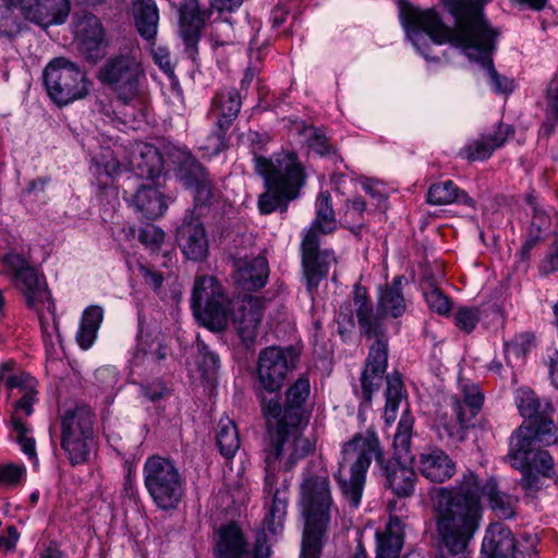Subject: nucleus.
<instances>
[{
	"label": "nucleus",
	"instance_id": "f257e3e1",
	"mask_svg": "<svg viewBox=\"0 0 558 558\" xmlns=\"http://www.w3.org/2000/svg\"><path fill=\"white\" fill-rule=\"evenodd\" d=\"M489 0H442L448 12L454 17V27L445 25L433 10L409 12L405 28L413 46L428 59L420 43H426L424 34L438 45L450 44L464 50L470 59L481 60L492 88L498 94H509L514 88L512 80L501 76L489 58L495 49L498 33L483 16V9Z\"/></svg>",
	"mask_w": 558,
	"mask_h": 558
},
{
	"label": "nucleus",
	"instance_id": "f03ea898",
	"mask_svg": "<svg viewBox=\"0 0 558 558\" xmlns=\"http://www.w3.org/2000/svg\"><path fill=\"white\" fill-rule=\"evenodd\" d=\"M481 497L504 519L514 515L518 499L498 489L495 480L480 484L477 476L468 471L452 487H439L432 495L434 521L444 547L453 555L466 557V549L480 529L483 509Z\"/></svg>",
	"mask_w": 558,
	"mask_h": 558
},
{
	"label": "nucleus",
	"instance_id": "7ed1b4c3",
	"mask_svg": "<svg viewBox=\"0 0 558 558\" xmlns=\"http://www.w3.org/2000/svg\"><path fill=\"white\" fill-rule=\"evenodd\" d=\"M514 400L520 414L532 420V426H521L511 438L512 465L522 472L520 485L527 496L542 489L545 478L555 477L554 460L539 446L558 442V429L549 415L553 408L542 403L534 391L519 388Z\"/></svg>",
	"mask_w": 558,
	"mask_h": 558
},
{
	"label": "nucleus",
	"instance_id": "20e7f679",
	"mask_svg": "<svg viewBox=\"0 0 558 558\" xmlns=\"http://www.w3.org/2000/svg\"><path fill=\"white\" fill-rule=\"evenodd\" d=\"M375 460L386 476V486L399 497H409L414 492L416 474L412 468L398 460L386 462L375 432L359 433L342 447V458L336 478L344 498L357 508L365 484L366 472Z\"/></svg>",
	"mask_w": 558,
	"mask_h": 558
},
{
	"label": "nucleus",
	"instance_id": "39448f33",
	"mask_svg": "<svg viewBox=\"0 0 558 558\" xmlns=\"http://www.w3.org/2000/svg\"><path fill=\"white\" fill-rule=\"evenodd\" d=\"M301 507L305 518L301 558H319L330 521L331 496L327 475L304 478L301 486Z\"/></svg>",
	"mask_w": 558,
	"mask_h": 558
},
{
	"label": "nucleus",
	"instance_id": "423d86ee",
	"mask_svg": "<svg viewBox=\"0 0 558 558\" xmlns=\"http://www.w3.org/2000/svg\"><path fill=\"white\" fill-rule=\"evenodd\" d=\"M337 228L331 197L328 192H320L316 201V217L302 241V265L306 288L313 293L319 282L328 275L337 258L333 252L318 250V235L332 232Z\"/></svg>",
	"mask_w": 558,
	"mask_h": 558
},
{
	"label": "nucleus",
	"instance_id": "0eeeda50",
	"mask_svg": "<svg viewBox=\"0 0 558 558\" xmlns=\"http://www.w3.org/2000/svg\"><path fill=\"white\" fill-rule=\"evenodd\" d=\"M268 424L269 440L264 449L265 485L271 493L277 483V472L290 471L312 451L313 445L302 436V424L292 425L280 420H272Z\"/></svg>",
	"mask_w": 558,
	"mask_h": 558
},
{
	"label": "nucleus",
	"instance_id": "6e6552de",
	"mask_svg": "<svg viewBox=\"0 0 558 558\" xmlns=\"http://www.w3.org/2000/svg\"><path fill=\"white\" fill-rule=\"evenodd\" d=\"M2 260L13 277L14 286L23 292L27 305L38 312L44 338L46 340L49 338L52 342L53 332L59 338L58 324L54 317L56 306L44 277L19 254L10 253Z\"/></svg>",
	"mask_w": 558,
	"mask_h": 558
},
{
	"label": "nucleus",
	"instance_id": "1a4fd4ad",
	"mask_svg": "<svg viewBox=\"0 0 558 558\" xmlns=\"http://www.w3.org/2000/svg\"><path fill=\"white\" fill-rule=\"evenodd\" d=\"M98 80L124 105L142 107L147 99V80L142 63L131 53L110 57L100 66Z\"/></svg>",
	"mask_w": 558,
	"mask_h": 558
},
{
	"label": "nucleus",
	"instance_id": "9d476101",
	"mask_svg": "<svg viewBox=\"0 0 558 558\" xmlns=\"http://www.w3.org/2000/svg\"><path fill=\"white\" fill-rule=\"evenodd\" d=\"M143 473L145 487L158 508L170 510L179 506L184 480L171 460L150 457L144 464Z\"/></svg>",
	"mask_w": 558,
	"mask_h": 558
},
{
	"label": "nucleus",
	"instance_id": "9b49d317",
	"mask_svg": "<svg viewBox=\"0 0 558 558\" xmlns=\"http://www.w3.org/2000/svg\"><path fill=\"white\" fill-rule=\"evenodd\" d=\"M44 82L50 98L60 106L86 97L89 81L86 73L65 58H56L44 72Z\"/></svg>",
	"mask_w": 558,
	"mask_h": 558
},
{
	"label": "nucleus",
	"instance_id": "f8f14e48",
	"mask_svg": "<svg viewBox=\"0 0 558 558\" xmlns=\"http://www.w3.org/2000/svg\"><path fill=\"white\" fill-rule=\"evenodd\" d=\"M462 400L450 398L452 417L441 418L436 425L440 440L458 444L465 439L469 422L476 415L483 404V396L476 384H462Z\"/></svg>",
	"mask_w": 558,
	"mask_h": 558
},
{
	"label": "nucleus",
	"instance_id": "ddd939ff",
	"mask_svg": "<svg viewBox=\"0 0 558 558\" xmlns=\"http://www.w3.org/2000/svg\"><path fill=\"white\" fill-rule=\"evenodd\" d=\"M255 169L265 186L299 193L304 184L303 168L293 153H279L270 158L255 157Z\"/></svg>",
	"mask_w": 558,
	"mask_h": 558
},
{
	"label": "nucleus",
	"instance_id": "4468645a",
	"mask_svg": "<svg viewBox=\"0 0 558 558\" xmlns=\"http://www.w3.org/2000/svg\"><path fill=\"white\" fill-rule=\"evenodd\" d=\"M195 316L210 328H221L227 323L228 304L221 287L211 276L197 277L192 293Z\"/></svg>",
	"mask_w": 558,
	"mask_h": 558
},
{
	"label": "nucleus",
	"instance_id": "2eb2a0df",
	"mask_svg": "<svg viewBox=\"0 0 558 558\" xmlns=\"http://www.w3.org/2000/svg\"><path fill=\"white\" fill-rule=\"evenodd\" d=\"M298 354L291 347H268L260 351L257 363V378L268 392L278 391L289 372L296 364Z\"/></svg>",
	"mask_w": 558,
	"mask_h": 558
},
{
	"label": "nucleus",
	"instance_id": "dca6fc26",
	"mask_svg": "<svg viewBox=\"0 0 558 558\" xmlns=\"http://www.w3.org/2000/svg\"><path fill=\"white\" fill-rule=\"evenodd\" d=\"M308 396L310 381L307 378L301 377L287 390L283 409L277 399L272 398L266 401L265 398H262L264 415L269 423L272 420H280L292 425L303 424L306 420L303 405Z\"/></svg>",
	"mask_w": 558,
	"mask_h": 558
},
{
	"label": "nucleus",
	"instance_id": "f3484780",
	"mask_svg": "<svg viewBox=\"0 0 558 558\" xmlns=\"http://www.w3.org/2000/svg\"><path fill=\"white\" fill-rule=\"evenodd\" d=\"M25 20L44 28L63 24L70 13L69 0H14Z\"/></svg>",
	"mask_w": 558,
	"mask_h": 558
},
{
	"label": "nucleus",
	"instance_id": "a211bd4d",
	"mask_svg": "<svg viewBox=\"0 0 558 558\" xmlns=\"http://www.w3.org/2000/svg\"><path fill=\"white\" fill-rule=\"evenodd\" d=\"M75 44L78 51L89 61L96 62L106 53L104 28L93 14H84L74 24Z\"/></svg>",
	"mask_w": 558,
	"mask_h": 558
},
{
	"label": "nucleus",
	"instance_id": "6ab92c4d",
	"mask_svg": "<svg viewBox=\"0 0 558 558\" xmlns=\"http://www.w3.org/2000/svg\"><path fill=\"white\" fill-rule=\"evenodd\" d=\"M21 397L14 404V411L12 414V425L15 433V440L20 445L21 450L31 460L37 463L36 442L34 437L31 435V429L27 424L23 421L24 416H28L33 413V404L36 401L35 387L32 383L25 386L23 392H20Z\"/></svg>",
	"mask_w": 558,
	"mask_h": 558
},
{
	"label": "nucleus",
	"instance_id": "aec40b11",
	"mask_svg": "<svg viewBox=\"0 0 558 558\" xmlns=\"http://www.w3.org/2000/svg\"><path fill=\"white\" fill-rule=\"evenodd\" d=\"M241 96L234 88H223L213 99L211 114L219 129L214 136L213 150L219 151L223 145V133L238 117L241 109Z\"/></svg>",
	"mask_w": 558,
	"mask_h": 558
},
{
	"label": "nucleus",
	"instance_id": "412c9836",
	"mask_svg": "<svg viewBox=\"0 0 558 558\" xmlns=\"http://www.w3.org/2000/svg\"><path fill=\"white\" fill-rule=\"evenodd\" d=\"M386 368L387 340L379 338L369 349L366 366L361 376V393L364 401L371 402L373 392L380 387Z\"/></svg>",
	"mask_w": 558,
	"mask_h": 558
},
{
	"label": "nucleus",
	"instance_id": "4be33fe9",
	"mask_svg": "<svg viewBox=\"0 0 558 558\" xmlns=\"http://www.w3.org/2000/svg\"><path fill=\"white\" fill-rule=\"evenodd\" d=\"M403 276H397L390 283L378 289L377 307L372 317L379 325L381 332V319L398 318L407 311V301L402 292Z\"/></svg>",
	"mask_w": 558,
	"mask_h": 558
},
{
	"label": "nucleus",
	"instance_id": "5701e85b",
	"mask_svg": "<svg viewBox=\"0 0 558 558\" xmlns=\"http://www.w3.org/2000/svg\"><path fill=\"white\" fill-rule=\"evenodd\" d=\"M232 320L243 343H254L262 320V304L256 298H248L232 307Z\"/></svg>",
	"mask_w": 558,
	"mask_h": 558
},
{
	"label": "nucleus",
	"instance_id": "b1692460",
	"mask_svg": "<svg viewBox=\"0 0 558 558\" xmlns=\"http://www.w3.org/2000/svg\"><path fill=\"white\" fill-rule=\"evenodd\" d=\"M178 244L191 260H203L209 250V243L204 225L196 218L184 221L178 229Z\"/></svg>",
	"mask_w": 558,
	"mask_h": 558
},
{
	"label": "nucleus",
	"instance_id": "393cba45",
	"mask_svg": "<svg viewBox=\"0 0 558 558\" xmlns=\"http://www.w3.org/2000/svg\"><path fill=\"white\" fill-rule=\"evenodd\" d=\"M417 469L430 482L442 483L454 475L456 463L440 448L430 447L420 453Z\"/></svg>",
	"mask_w": 558,
	"mask_h": 558
},
{
	"label": "nucleus",
	"instance_id": "a878e982",
	"mask_svg": "<svg viewBox=\"0 0 558 558\" xmlns=\"http://www.w3.org/2000/svg\"><path fill=\"white\" fill-rule=\"evenodd\" d=\"M178 177L187 189L193 190L195 199L205 204L211 197V185L205 169L189 153L182 154Z\"/></svg>",
	"mask_w": 558,
	"mask_h": 558
},
{
	"label": "nucleus",
	"instance_id": "bb28decb",
	"mask_svg": "<svg viewBox=\"0 0 558 558\" xmlns=\"http://www.w3.org/2000/svg\"><path fill=\"white\" fill-rule=\"evenodd\" d=\"M129 166L137 177L154 179L162 171V158L153 145L136 142L130 147Z\"/></svg>",
	"mask_w": 558,
	"mask_h": 558
},
{
	"label": "nucleus",
	"instance_id": "cd10ccee",
	"mask_svg": "<svg viewBox=\"0 0 558 558\" xmlns=\"http://www.w3.org/2000/svg\"><path fill=\"white\" fill-rule=\"evenodd\" d=\"M233 267V278L244 290H257L265 286L269 269L264 257L239 258L234 260Z\"/></svg>",
	"mask_w": 558,
	"mask_h": 558
},
{
	"label": "nucleus",
	"instance_id": "c85d7f7f",
	"mask_svg": "<svg viewBox=\"0 0 558 558\" xmlns=\"http://www.w3.org/2000/svg\"><path fill=\"white\" fill-rule=\"evenodd\" d=\"M258 544L263 546L264 551L265 548L269 550V548L266 546L265 533L257 535L254 554L251 557L245 551V541L241 531L235 525H228L220 530L219 541L217 544V555L219 558H256V549ZM267 555H269V553ZM267 557L268 556L265 558Z\"/></svg>",
	"mask_w": 558,
	"mask_h": 558
},
{
	"label": "nucleus",
	"instance_id": "c756f323",
	"mask_svg": "<svg viewBox=\"0 0 558 558\" xmlns=\"http://www.w3.org/2000/svg\"><path fill=\"white\" fill-rule=\"evenodd\" d=\"M486 558H515V542L511 531L500 523L488 526L482 543Z\"/></svg>",
	"mask_w": 558,
	"mask_h": 558
},
{
	"label": "nucleus",
	"instance_id": "7c9ffc66",
	"mask_svg": "<svg viewBox=\"0 0 558 558\" xmlns=\"http://www.w3.org/2000/svg\"><path fill=\"white\" fill-rule=\"evenodd\" d=\"M180 34L189 49H194L199 38L204 17L197 0H183L179 9Z\"/></svg>",
	"mask_w": 558,
	"mask_h": 558
},
{
	"label": "nucleus",
	"instance_id": "2f4dec72",
	"mask_svg": "<svg viewBox=\"0 0 558 558\" xmlns=\"http://www.w3.org/2000/svg\"><path fill=\"white\" fill-rule=\"evenodd\" d=\"M508 136L509 126H499L494 134H485L471 141L461 150V155L471 161L487 159L496 148L504 145Z\"/></svg>",
	"mask_w": 558,
	"mask_h": 558
},
{
	"label": "nucleus",
	"instance_id": "473e14b6",
	"mask_svg": "<svg viewBox=\"0 0 558 558\" xmlns=\"http://www.w3.org/2000/svg\"><path fill=\"white\" fill-rule=\"evenodd\" d=\"M132 203L146 219L162 216L167 208L162 193L151 184H142L133 195Z\"/></svg>",
	"mask_w": 558,
	"mask_h": 558
},
{
	"label": "nucleus",
	"instance_id": "72a5a7b5",
	"mask_svg": "<svg viewBox=\"0 0 558 558\" xmlns=\"http://www.w3.org/2000/svg\"><path fill=\"white\" fill-rule=\"evenodd\" d=\"M403 523L391 517L384 533H377V557L398 558L403 546Z\"/></svg>",
	"mask_w": 558,
	"mask_h": 558
},
{
	"label": "nucleus",
	"instance_id": "f704fd0d",
	"mask_svg": "<svg viewBox=\"0 0 558 558\" xmlns=\"http://www.w3.org/2000/svg\"><path fill=\"white\" fill-rule=\"evenodd\" d=\"M135 25L141 36L147 40L155 38L159 13L154 0H134Z\"/></svg>",
	"mask_w": 558,
	"mask_h": 558
},
{
	"label": "nucleus",
	"instance_id": "c9c22d12",
	"mask_svg": "<svg viewBox=\"0 0 558 558\" xmlns=\"http://www.w3.org/2000/svg\"><path fill=\"white\" fill-rule=\"evenodd\" d=\"M95 415L86 405L68 409L61 417V434H95Z\"/></svg>",
	"mask_w": 558,
	"mask_h": 558
},
{
	"label": "nucleus",
	"instance_id": "e433bc0d",
	"mask_svg": "<svg viewBox=\"0 0 558 558\" xmlns=\"http://www.w3.org/2000/svg\"><path fill=\"white\" fill-rule=\"evenodd\" d=\"M61 447L72 464H81L95 447V434H61Z\"/></svg>",
	"mask_w": 558,
	"mask_h": 558
},
{
	"label": "nucleus",
	"instance_id": "4c0bfd02",
	"mask_svg": "<svg viewBox=\"0 0 558 558\" xmlns=\"http://www.w3.org/2000/svg\"><path fill=\"white\" fill-rule=\"evenodd\" d=\"M104 318V310L100 306H88L82 315L81 325L76 333L78 345L87 350L94 343L97 331Z\"/></svg>",
	"mask_w": 558,
	"mask_h": 558
},
{
	"label": "nucleus",
	"instance_id": "58836bf2",
	"mask_svg": "<svg viewBox=\"0 0 558 558\" xmlns=\"http://www.w3.org/2000/svg\"><path fill=\"white\" fill-rule=\"evenodd\" d=\"M427 201L433 205H447L453 202L472 203V199L451 180L433 184L428 190Z\"/></svg>",
	"mask_w": 558,
	"mask_h": 558
},
{
	"label": "nucleus",
	"instance_id": "ea45409f",
	"mask_svg": "<svg viewBox=\"0 0 558 558\" xmlns=\"http://www.w3.org/2000/svg\"><path fill=\"white\" fill-rule=\"evenodd\" d=\"M299 193L283 191V189H271L266 186V191L259 195L258 209L262 214L268 215L277 209L286 211L288 203L294 199Z\"/></svg>",
	"mask_w": 558,
	"mask_h": 558
},
{
	"label": "nucleus",
	"instance_id": "a19ab883",
	"mask_svg": "<svg viewBox=\"0 0 558 558\" xmlns=\"http://www.w3.org/2000/svg\"><path fill=\"white\" fill-rule=\"evenodd\" d=\"M386 388V407L384 411V418L387 424L395 422L397 412L403 398V383L398 373H392L387 376Z\"/></svg>",
	"mask_w": 558,
	"mask_h": 558
},
{
	"label": "nucleus",
	"instance_id": "79ce46f5",
	"mask_svg": "<svg viewBox=\"0 0 558 558\" xmlns=\"http://www.w3.org/2000/svg\"><path fill=\"white\" fill-rule=\"evenodd\" d=\"M216 438L221 454L228 459L232 458L240 448L239 433L229 417L219 421Z\"/></svg>",
	"mask_w": 558,
	"mask_h": 558
},
{
	"label": "nucleus",
	"instance_id": "37998d69",
	"mask_svg": "<svg viewBox=\"0 0 558 558\" xmlns=\"http://www.w3.org/2000/svg\"><path fill=\"white\" fill-rule=\"evenodd\" d=\"M287 490L276 489L272 496V502L269 508V512L266 517L267 529L272 535H278L282 532L283 521L287 513Z\"/></svg>",
	"mask_w": 558,
	"mask_h": 558
},
{
	"label": "nucleus",
	"instance_id": "c03bdc74",
	"mask_svg": "<svg viewBox=\"0 0 558 558\" xmlns=\"http://www.w3.org/2000/svg\"><path fill=\"white\" fill-rule=\"evenodd\" d=\"M354 305L356 307V317L359 324L364 331L369 336L379 335V325L373 322L374 311L369 304L366 291L362 288H357L354 293Z\"/></svg>",
	"mask_w": 558,
	"mask_h": 558
},
{
	"label": "nucleus",
	"instance_id": "a18cd8bd",
	"mask_svg": "<svg viewBox=\"0 0 558 558\" xmlns=\"http://www.w3.org/2000/svg\"><path fill=\"white\" fill-rule=\"evenodd\" d=\"M532 341V336L523 333L505 343V359L509 367L514 368L522 364L524 356L531 349Z\"/></svg>",
	"mask_w": 558,
	"mask_h": 558
},
{
	"label": "nucleus",
	"instance_id": "49530a36",
	"mask_svg": "<svg viewBox=\"0 0 558 558\" xmlns=\"http://www.w3.org/2000/svg\"><path fill=\"white\" fill-rule=\"evenodd\" d=\"M414 418L405 409L398 423L397 432L393 437V447L396 454L401 457L403 453H408L411 445V437L413 430Z\"/></svg>",
	"mask_w": 558,
	"mask_h": 558
},
{
	"label": "nucleus",
	"instance_id": "de8ad7c7",
	"mask_svg": "<svg viewBox=\"0 0 558 558\" xmlns=\"http://www.w3.org/2000/svg\"><path fill=\"white\" fill-rule=\"evenodd\" d=\"M14 0H0V35L11 37L21 28Z\"/></svg>",
	"mask_w": 558,
	"mask_h": 558
},
{
	"label": "nucleus",
	"instance_id": "09e8293b",
	"mask_svg": "<svg viewBox=\"0 0 558 558\" xmlns=\"http://www.w3.org/2000/svg\"><path fill=\"white\" fill-rule=\"evenodd\" d=\"M366 204L360 196L347 202L343 213V223L349 228L361 227L364 220Z\"/></svg>",
	"mask_w": 558,
	"mask_h": 558
},
{
	"label": "nucleus",
	"instance_id": "8fccbe9b",
	"mask_svg": "<svg viewBox=\"0 0 558 558\" xmlns=\"http://www.w3.org/2000/svg\"><path fill=\"white\" fill-rule=\"evenodd\" d=\"M425 300L428 307L439 315H447L451 308L449 299L438 288L426 291Z\"/></svg>",
	"mask_w": 558,
	"mask_h": 558
},
{
	"label": "nucleus",
	"instance_id": "3c124183",
	"mask_svg": "<svg viewBox=\"0 0 558 558\" xmlns=\"http://www.w3.org/2000/svg\"><path fill=\"white\" fill-rule=\"evenodd\" d=\"M480 320L478 311L471 307H460L454 314V324L464 332H471Z\"/></svg>",
	"mask_w": 558,
	"mask_h": 558
},
{
	"label": "nucleus",
	"instance_id": "603ef678",
	"mask_svg": "<svg viewBox=\"0 0 558 558\" xmlns=\"http://www.w3.org/2000/svg\"><path fill=\"white\" fill-rule=\"evenodd\" d=\"M549 227V218L548 216L541 209L536 207L533 208V217L531 220V238L526 241L524 247H531L534 242L539 238L543 230H546Z\"/></svg>",
	"mask_w": 558,
	"mask_h": 558
},
{
	"label": "nucleus",
	"instance_id": "864d4df0",
	"mask_svg": "<svg viewBox=\"0 0 558 558\" xmlns=\"http://www.w3.org/2000/svg\"><path fill=\"white\" fill-rule=\"evenodd\" d=\"M141 243L150 250H157L165 240V233L156 226L147 225L138 235Z\"/></svg>",
	"mask_w": 558,
	"mask_h": 558
},
{
	"label": "nucleus",
	"instance_id": "5fc2aeb1",
	"mask_svg": "<svg viewBox=\"0 0 558 558\" xmlns=\"http://www.w3.org/2000/svg\"><path fill=\"white\" fill-rule=\"evenodd\" d=\"M25 475V468L16 464H5L0 466V484L13 486L16 485Z\"/></svg>",
	"mask_w": 558,
	"mask_h": 558
},
{
	"label": "nucleus",
	"instance_id": "6e6d98bb",
	"mask_svg": "<svg viewBox=\"0 0 558 558\" xmlns=\"http://www.w3.org/2000/svg\"><path fill=\"white\" fill-rule=\"evenodd\" d=\"M198 351L199 367L204 371L206 375L214 373L218 368V356L214 352L209 351L207 345H205L203 342H198Z\"/></svg>",
	"mask_w": 558,
	"mask_h": 558
},
{
	"label": "nucleus",
	"instance_id": "4d7b16f0",
	"mask_svg": "<svg viewBox=\"0 0 558 558\" xmlns=\"http://www.w3.org/2000/svg\"><path fill=\"white\" fill-rule=\"evenodd\" d=\"M362 189L366 195L373 201L374 205L379 209L386 208V194L379 184L372 180H366L362 183Z\"/></svg>",
	"mask_w": 558,
	"mask_h": 558
},
{
	"label": "nucleus",
	"instance_id": "13d9d810",
	"mask_svg": "<svg viewBox=\"0 0 558 558\" xmlns=\"http://www.w3.org/2000/svg\"><path fill=\"white\" fill-rule=\"evenodd\" d=\"M120 162L114 157L102 156V159L95 162L96 173L113 177L120 170Z\"/></svg>",
	"mask_w": 558,
	"mask_h": 558
},
{
	"label": "nucleus",
	"instance_id": "bf43d9fd",
	"mask_svg": "<svg viewBox=\"0 0 558 558\" xmlns=\"http://www.w3.org/2000/svg\"><path fill=\"white\" fill-rule=\"evenodd\" d=\"M548 114L558 121V80H553L547 90Z\"/></svg>",
	"mask_w": 558,
	"mask_h": 558
},
{
	"label": "nucleus",
	"instance_id": "052dcab7",
	"mask_svg": "<svg viewBox=\"0 0 558 558\" xmlns=\"http://www.w3.org/2000/svg\"><path fill=\"white\" fill-rule=\"evenodd\" d=\"M140 275L144 278L145 282L153 289L157 290L162 284V277L157 271L151 270L145 265H138Z\"/></svg>",
	"mask_w": 558,
	"mask_h": 558
},
{
	"label": "nucleus",
	"instance_id": "680f3d73",
	"mask_svg": "<svg viewBox=\"0 0 558 558\" xmlns=\"http://www.w3.org/2000/svg\"><path fill=\"white\" fill-rule=\"evenodd\" d=\"M337 322L339 324V329L347 330L348 328L354 325L353 310L350 304L342 305L337 315Z\"/></svg>",
	"mask_w": 558,
	"mask_h": 558
},
{
	"label": "nucleus",
	"instance_id": "e2e57ef3",
	"mask_svg": "<svg viewBox=\"0 0 558 558\" xmlns=\"http://www.w3.org/2000/svg\"><path fill=\"white\" fill-rule=\"evenodd\" d=\"M28 383H32V386L35 387V379L28 375H11L5 378V384L10 389L17 388L19 392H23L24 388Z\"/></svg>",
	"mask_w": 558,
	"mask_h": 558
},
{
	"label": "nucleus",
	"instance_id": "0e129e2a",
	"mask_svg": "<svg viewBox=\"0 0 558 558\" xmlns=\"http://www.w3.org/2000/svg\"><path fill=\"white\" fill-rule=\"evenodd\" d=\"M154 60L163 72H172L171 59L169 53L165 49L158 48L154 52Z\"/></svg>",
	"mask_w": 558,
	"mask_h": 558
},
{
	"label": "nucleus",
	"instance_id": "69168bd1",
	"mask_svg": "<svg viewBox=\"0 0 558 558\" xmlns=\"http://www.w3.org/2000/svg\"><path fill=\"white\" fill-rule=\"evenodd\" d=\"M244 0H210V4L217 11H232L239 8Z\"/></svg>",
	"mask_w": 558,
	"mask_h": 558
},
{
	"label": "nucleus",
	"instance_id": "338daca9",
	"mask_svg": "<svg viewBox=\"0 0 558 558\" xmlns=\"http://www.w3.org/2000/svg\"><path fill=\"white\" fill-rule=\"evenodd\" d=\"M167 355V350L159 341L153 342L150 345V350L147 353V359L151 361H159L165 359Z\"/></svg>",
	"mask_w": 558,
	"mask_h": 558
},
{
	"label": "nucleus",
	"instance_id": "774afa93",
	"mask_svg": "<svg viewBox=\"0 0 558 558\" xmlns=\"http://www.w3.org/2000/svg\"><path fill=\"white\" fill-rule=\"evenodd\" d=\"M556 357H550L549 376L556 388H558V353Z\"/></svg>",
	"mask_w": 558,
	"mask_h": 558
}]
</instances>
